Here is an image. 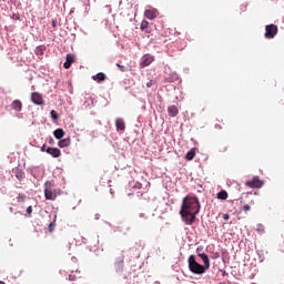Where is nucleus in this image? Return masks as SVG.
Segmentation results:
<instances>
[{"label":"nucleus","mask_w":284,"mask_h":284,"mask_svg":"<svg viewBox=\"0 0 284 284\" xmlns=\"http://www.w3.org/2000/svg\"><path fill=\"white\" fill-rule=\"evenodd\" d=\"M229 194H227V191L225 190H222L217 193V199H220V201H226Z\"/></svg>","instance_id":"nucleus-20"},{"label":"nucleus","mask_w":284,"mask_h":284,"mask_svg":"<svg viewBox=\"0 0 284 284\" xmlns=\"http://www.w3.org/2000/svg\"><path fill=\"white\" fill-rule=\"evenodd\" d=\"M11 108L14 110V112H21V110H23V103L20 100H14L11 103Z\"/></svg>","instance_id":"nucleus-13"},{"label":"nucleus","mask_w":284,"mask_h":284,"mask_svg":"<svg viewBox=\"0 0 284 284\" xmlns=\"http://www.w3.org/2000/svg\"><path fill=\"white\" fill-rule=\"evenodd\" d=\"M221 255L219 253H215L212 258H219Z\"/></svg>","instance_id":"nucleus-34"},{"label":"nucleus","mask_w":284,"mask_h":284,"mask_svg":"<svg viewBox=\"0 0 284 284\" xmlns=\"http://www.w3.org/2000/svg\"><path fill=\"white\" fill-rule=\"evenodd\" d=\"M227 150H229L227 144H220L219 148H217V151H219L221 154H224V152H227Z\"/></svg>","instance_id":"nucleus-21"},{"label":"nucleus","mask_w":284,"mask_h":284,"mask_svg":"<svg viewBox=\"0 0 284 284\" xmlns=\"http://www.w3.org/2000/svg\"><path fill=\"white\" fill-rule=\"evenodd\" d=\"M144 17L150 20H154L159 17V10L154 8H149L144 11Z\"/></svg>","instance_id":"nucleus-7"},{"label":"nucleus","mask_w":284,"mask_h":284,"mask_svg":"<svg viewBox=\"0 0 284 284\" xmlns=\"http://www.w3.org/2000/svg\"><path fill=\"white\" fill-rule=\"evenodd\" d=\"M50 114H51V119H52L54 122L59 121V113H58L57 111L51 110Z\"/></svg>","instance_id":"nucleus-24"},{"label":"nucleus","mask_w":284,"mask_h":284,"mask_svg":"<svg viewBox=\"0 0 284 284\" xmlns=\"http://www.w3.org/2000/svg\"><path fill=\"white\" fill-rule=\"evenodd\" d=\"M142 31L145 32L146 34H150L152 32V29H150V27H146V29H144Z\"/></svg>","instance_id":"nucleus-30"},{"label":"nucleus","mask_w":284,"mask_h":284,"mask_svg":"<svg viewBox=\"0 0 284 284\" xmlns=\"http://www.w3.org/2000/svg\"><path fill=\"white\" fill-rule=\"evenodd\" d=\"M72 143V140L70 138L60 140L58 142L59 148H70V144Z\"/></svg>","instance_id":"nucleus-16"},{"label":"nucleus","mask_w":284,"mask_h":284,"mask_svg":"<svg viewBox=\"0 0 284 284\" xmlns=\"http://www.w3.org/2000/svg\"><path fill=\"white\" fill-rule=\"evenodd\" d=\"M154 83H156L154 80H150V81L146 83V88H152V85H154Z\"/></svg>","instance_id":"nucleus-27"},{"label":"nucleus","mask_w":284,"mask_h":284,"mask_svg":"<svg viewBox=\"0 0 284 284\" xmlns=\"http://www.w3.org/2000/svg\"><path fill=\"white\" fill-rule=\"evenodd\" d=\"M53 136L54 139H58L60 141V139L65 136V131H63V129H57L55 131H53Z\"/></svg>","instance_id":"nucleus-18"},{"label":"nucleus","mask_w":284,"mask_h":284,"mask_svg":"<svg viewBox=\"0 0 284 284\" xmlns=\"http://www.w3.org/2000/svg\"><path fill=\"white\" fill-rule=\"evenodd\" d=\"M60 194L61 190L57 187L54 183L47 182L44 184V199H47V201H55Z\"/></svg>","instance_id":"nucleus-2"},{"label":"nucleus","mask_w":284,"mask_h":284,"mask_svg":"<svg viewBox=\"0 0 284 284\" xmlns=\"http://www.w3.org/2000/svg\"><path fill=\"white\" fill-rule=\"evenodd\" d=\"M45 152H47V154H50L51 156H53V159H59V156H61V150H59L57 148L48 146Z\"/></svg>","instance_id":"nucleus-10"},{"label":"nucleus","mask_w":284,"mask_h":284,"mask_svg":"<svg viewBox=\"0 0 284 284\" xmlns=\"http://www.w3.org/2000/svg\"><path fill=\"white\" fill-rule=\"evenodd\" d=\"M116 68H119L120 72H125L128 70L125 65H121L119 63H116Z\"/></svg>","instance_id":"nucleus-25"},{"label":"nucleus","mask_w":284,"mask_h":284,"mask_svg":"<svg viewBox=\"0 0 284 284\" xmlns=\"http://www.w3.org/2000/svg\"><path fill=\"white\" fill-rule=\"evenodd\" d=\"M74 61H75L74 54H72V53L67 54V60L63 64V68L65 70H70V68H72V63H74Z\"/></svg>","instance_id":"nucleus-9"},{"label":"nucleus","mask_w":284,"mask_h":284,"mask_svg":"<svg viewBox=\"0 0 284 284\" xmlns=\"http://www.w3.org/2000/svg\"><path fill=\"white\" fill-rule=\"evenodd\" d=\"M154 61V55L145 54L142 57V61L140 63L141 68H148V65H152V62Z\"/></svg>","instance_id":"nucleus-8"},{"label":"nucleus","mask_w":284,"mask_h":284,"mask_svg":"<svg viewBox=\"0 0 284 284\" xmlns=\"http://www.w3.org/2000/svg\"><path fill=\"white\" fill-rule=\"evenodd\" d=\"M148 28H150V22L148 20H143L141 22L140 29L141 30H148Z\"/></svg>","instance_id":"nucleus-23"},{"label":"nucleus","mask_w":284,"mask_h":284,"mask_svg":"<svg viewBox=\"0 0 284 284\" xmlns=\"http://www.w3.org/2000/svg\"><path fill=\"white\" fill-rule=\"evenodd\" d=\"M223 219H224V221H230V214H223Z\"/></svg>","instance_id":"nucleus-32"},{"label":"nucleus","mask_w":284,"mask_h":284,"mask_svg":"<svg viewBox=\"0 0 284 284\" xmlns=\"http://www.w3.org/2000/svg\"><path fill=\"white\" fill-rule=\"evenodd\" d=\"M59 26V21L57 19L52 20V28H57Z\"/></svg>","instance_id":"nucleus-28"},{"label":"nucleus","mask_w":284,"mask_h":284,"mask_svg":"<svg viewBox=\"0 0 284 284\" xmlns=\"http://www.w3.org/2000/svg\"><path fill=\"white\" fill-rule=\"evenodd\" d=\"M31 101L32 103H34L36 105H43L45 102L43 101V95H41V93L39 92H33L31 94Z\"/></svg>","instance_id":"nucleus-6"},{"label":"nucleus","mask_w":284,"mask_h":284,"mask_svg":"<svg viewBox=\"0 0 284 284\" xmlns=\"http://www.w3.org/2000/svg\"><path fill=\"white\" fill-rule=\"evenodd\" d=\"M196 156V149H191L186 154H185V160L186 161H192Z\"/></svg>","instance_id":"nucleus-19"},{"label":"nucleus","mask_w":284,"mask_h":284,"mask_svg":"<svg viewBox=\"0 0 284 284\" xmlns=\"http://www.w3.org/2000/svg\"><path fill=\"white\" fill-rule=\"evenodd\" d=\"M246 187H251L252 190L257 189L261 190L263 185H265V182L263 180H260L258 176H253L252 180H248L245 182Z\"/></svg>","instance_id":"nucleus-4"},{"label":"nucleus","mask_w":284,"mask_h":284,"mask_svg":"<svg viewBox=\"0 0 284 284\" xmlns=\"http://www.w3.org/2000/svg\"><path fill=\"white\" fill-rule=\"evenodd\" d=\"M17 178L19 179V174H17Z\"/></svg>","instance_id":"nucleus-38"},{"label":"nucleus","mask_w":284,"mask_h":284,"mask_svg":"<svg viewBox=\"0 0 284 284\" xmlns=\"http://www.w3.org/2000/svg\"><path fill=\"white\" fill-rule=\"evenodd\" d=\"M254 204H255L254 200H251L250 205H254Z\"/></svg>","instance_id":"nucleus-35"},{"label":"nucleus","mask_w":284,"mask_h":284,"mask_svg":"<svg viewBox=\"0 0 284 284\" xmlns=\"http://www.w3.org/2000/svg\"><path fill=\"white\" fill-rule=\"evenodd\" d=\"M197 256H200V258H202L203 261V265L202 267H204V270H210V257L207 256V254L205 253H199Z\"/></svg>","instance_id":"nucleus-11"},{"label":"nucleus","mask_w":284,"mask_h":284,"mask_svg":"<svg viewBox=\"0 0 284 284\" xmlns=\"http://www.w3.org/2000/svg\"><path fill=\"white\" fill-rule=\"evenodd\" d=\"M168 114L171 118L178 116L179 115V106H176V105H169L168 106Z\"/></svg>","instance_id":"nucleus-12"},{"label":"nucleus","mask_w":284,"mask_h":284,"mask_svg":"<svg viewBox=\"0 0 284 284\" xmlns=\"http://www.w3.org/2000/svg\"><path fill=\"white\" fill-rule=\"evenodd\" d=\"M54 226H55L54 222H51L49 224V232H54Z\"/></svg>","instance_id":"nucleus-26"},{"label":"nucleus","mask_w":284,"mask_h":284,"mask_svg":"<svg viewBox=\"0 0 284 284\" xmlns=\"http://www.w3.org/2000/svg\"><path fill=\"white\" fill-rule=\"evenodd\" d=\"M278 34V27L276 24H267L265 27V39H274Z\"/></svg>","instance_id":"nucleus-5"},{"label":"nucleus","mask_w":284,"mask_h":284,"mask_svg":"<svg viewBox=\"0 0 284 284\" xmlns=\"http://www.w3.org/2000/svg\"><path fill=\"white\" fill-rule=\"evenodd\" d=\"M187 263H189V270L190 272H192V274L201 275L207 272L203 265L196 262V256L194 255L189 256Z\"/></svg>","instance_id":"nucleus-3"},{"label":"nucleus","mask_w":284,"mask_h":284,"mask_svg":"<svg viewBox=\"0 0 284 284\" xmlns=\"http://www.w3.org/2000/svg\"><path fill=\"white\" fill-rule=\"evenodd\" d=\"M199 212H201V204L197 197L186 196L183 199L180 214L185 225H192V223L196 221V214H199Z\"/></svg>","instance_id":"nucleus-1"},{"label":"nucleus","mask_w":284,"mask_h":284,"mask_svg":"<svg viewBox=\"0 0 284 284\" xmlns=\"http://www.w3.org/2000/svg\"><path fill=\"white\" fill-rule=\"evenodd\" d=\"M93 81H98V83H101V81H105V79H108V75H105V73L100 72L95 75L92 77Z\"/></svg>","instance_id":"nucleus-17"},{"label":"nucleus","mask_w":284,"mask_h":284,"mask_svg":"<svg viewBox=\"0 0 284 284\" xmlns=\"http://www.w3.org/2000/svg\"><path fill=\"white\" fill-rule=\"evenodd\" d=\"M222 275L227 276V272L222 271Z\"/></svg>","instance_id":"nucleus-36"},{"label":"nucleus","mask_w":284,"mask_h":284,"mask_svg":"<svg viewBox=\"0 0 284 284\" xmlns=\"http://www.w3.org/2000/svg\"><path fill=\"white\" fill-rule=\"evenodd\" d=\"M69 281H77V275L70 274L69 275Z\"/></svg>","instance_id":"nucleus-29"},{"label":"nucleus","mask_w":284,"mask_h":284,"mask_svg":"<svg viewBox=\"0 0 284 284\" xmlns=\"http://www.w3.org/2000/svg\"><path fill=\"white\" fill-rule=\"evenodd\" d=\"M125 257L122 255L121 257H119L116 261H115V271L116 272H123V263H124V260Z\"/></svg>","instance_id":"nucleus-14"},{"label":"nucleus","mask_w":284,"mask_h":284,"mask_svg":"<svg viewBox=\"0 0 284 284\" xmlns=\"http://www.w3.org/2000/svg\"><path fill=\"white\" fill-rule=\"evenodd\" d=\"M140 216H145V214L141 213Z\"/></svg>","instance_id":"nucleus-37"},{"label":"nucleus","mask_w":284,"mask_h":284,"mask_svg":"<svg viewBox=\"0 0 284 284\" xmlns=\"http://www.w3.org/2000/svg\"><path fill=\"white\" fill-rule=\"evenodd\" d=\"M115 126H116V130L123 132L125 130V122L123 121V119L121 118H118L115 120Z\"/></svg>","instance_id":"nucleus-15"},{"label":"nucleus","mask_w":284,"mask_h":284,"mask_svg":"<svg viewBox=\"0 0 284 284\" xmlns=\"http://www.w3.org/2000/svg\"><path fill=\"white\" fill-rule=\"evenodd\" d=\"M45 150H48V149H47L45 144H43V145L41 146V152H45Z\"/></svg>","instance_id":"nucleus-33"},{"label":"nucleus","mask_w":284,"mask_h":284,"mask_svg":"<svg viewBox=\"0 0 284 284\" xmlns=\"http://www.w3.org/2000/svg\"><path fill=\"white\" fill-rule=\"evenodd\" d=\"M27 214L30 216L32 214V206L27 207Z\"/></svg>","instance_id":"nucleus-31"},{"label":"nucleus","mask_w":284,"mask_h":284,"mask_svg":"<svg viewBox=\"0 0 284 284\" xmlns=\"http://www.w3.org/2000/svg\"><path fill=\"white\" fill-rule=\"evenodd\" d=\"M252 210V206L250 204H244L241 209L240 212H244L245 214H247V212H250Z\"/></svg>","instance_id":"nucleus-22"}]
</instances>
